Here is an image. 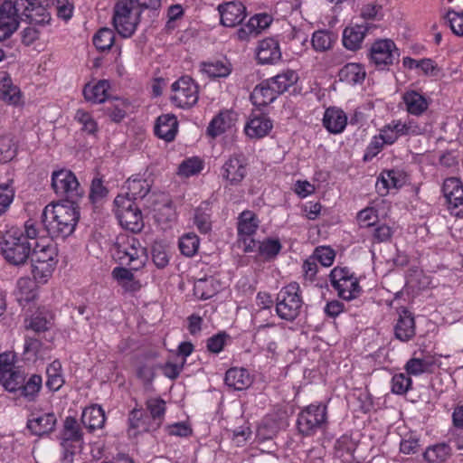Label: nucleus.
Instances as JSON below:
<instances>
[{"mask_svg": "<svg viewBox=\"0 0 463 463\" xmlns=\"http://www.w3.org/2000/svg\"><path fill=\"white\" fill-rule=\"evenodd\" d=\"M115 40L114 32L109 28L99 29L93 36V44L99 51L109 50Z\"/></svg>", "mask_w": 463, "mask_h": 463, "instance_id": "nucleus-52", "label": "nucleus"}, {"mask_svg": "<svg viewBox=\"0 0 463 463\" xmlns=\"http://www.w3.org/2000/svg\"><path fill=\"white\" fill-rule=\"evenodd\" d=\"M24 354L28 359H44L49 354V348L44 346L40 340L27 337L24 342Z\"/></svg>", "mask_w": 463, "mask_h": 463, "instance_id": "nucleus-49", "label": "nucleus"}, {"mask_svg": "<svg viewBox=\"0 0 463 463\" xmlns=\"http://www.w3.org/2000/svg\"><path fill=\"white\" fill-rule=\"evenodd\" d=\"M399 57V50L392 40H378L371 46V61L379 69H385L392 65Z\"/></svg>", "mask_w": 463, "mask_h": 463, "instance_id": "nucleus-13", "label": "nucleus"}, {"mask_svg": "<svg viewBox=\"0 0 463 463\" xmlns=\"http://www.w3.org/2000/svg\"><path fill=\"white\" fill-rule=\"evenodd\" d=\"M141 13L136 0H118L112 20L118 34L124 38L131 37L140 23Z\"/></svg>", "mask_w": 463, "mask_h": 463, "instance_id": "nucleus-6", "label": "nucleus"}, {"mask_svg": "<svg viewBox=\"0 0 463 463\" xmlns=\"http://www.w3.org/2000/svg\"><path fill=\"white\" fill-rule=\"evenodd\" d=\"M50 6L51 0L5 1L0 6V41L10 37L17 30L20 18L25 17L35 24H49Z\"/></svg>", "mask_w": 463, "mask_h": 463, "instance_id": "nucleus-1", "label": "nucleus"}, {"mask_svg": "<svg viewBox=\"0 0 463 463\" xmlns=\"http://www.w3.org/2000/svg\"><path fill=\"white\" fill-rule=\"evenodd\" d=\"M128 107L126 100L116 99L107 109L109 118L115 122H120L126 116Z\"/></svg>", "mask_w": 463, "mask_h": 463, "instance_id": "nucleus-59", "label": "nucleus"}, {"mask_svg": "<svg viewBox=\"0 0 463 463\" xmlns=\"http://www.w3.org/2000/svg\"><path fill=\"white\" fill-rule=\"evenodd\" d=\"M314 256L323 266L329 267L334 263L335 252L328 246H320L315 250Z\"/></svg>", "mask_w": 463, "mask_h": 463, "instance_id": "nucleus-64", "label": "nucleus"}, {"mask_svg": "<svg viewBox=\"0 0 463 463\" xmlns=\"http://www.w3.org/2000/svg\"><path fill=\"white\" fill-rule=\"evenodd\" d=\"M36 220H27L22 228L12 227L3 236L1 252L5 260L14 265H24L31 254L33 244L30 241L37 240L42 233Z\"/></svg>", "mask_w": 463, "mask_h": 463, "instance_id": "nucleus-2", "label": "nucleus"}, {"mask_svg": "<svg viewBox=\"0 0 463 463\" xmlns=\"http://www.w3.org/2000/svg\"><path fill=\"white\" fill-rule=\"evenodd\" d=\"M452 32L458 36H463V12L449 10L445 15Z\"/></svg>", "mask_w": 463, "mask_h": 463, "instance_id": "nucleus-61", "label": "nucleus"}, {"mask_svg": "<svg viewBox=\"0 0 463 463\" xmlns=\"http://www.w3.org/2000/svg\"><path fill=\"white\" fill-rule=\"evenodd\" d=\"M322 123L329 133L340 134L347 125V116L340 108L329 107L324 112Z\"/></svg>", "mask_w": 463, "mask_h": 463, "instance_id": "nucleus-28", "label": "nucleus"}, {"mask_svg": "<svg viewBox=\"0 0 463 463\" xmlns=\"http://www.w3.org/2000/svg\"><path fill=\"white\" fill-rule=\"evenodd\" d=\"M42 224L52 239H65L73 233L80 219L78 207L72 203H50L42 213Z\"/></svg>", "mask_w": 463, "mask_h": 463, "instance_id": "nucleus-3", "label": "nucleus"}, {"mask_svg": "<svg viewBox=\"0 0 463 463\" xmlns=\"http://www.w3.org/2000/svg\"><path fill=\"white\" fill-rule=\"evenodd\" d=\"M402 100L407 113L415 117L423 115L431 102L430 97L415 90H406L402 94Z\"/></svg>", "mask_w": 463, "mask_h": 463, "instance_id": "nucleus-21", "label": "nucleus"}, {"mask_svg": "<svg viewBox=\"0 0 463 463\" xmlns=\"http://www.w3.org/2000/svg\"><path fill=\"white\" fill-rule=\"evenodd\" d=\"M24 382V375L14 366V355L12 353L0 354V383L9 392H16Z\"/></svg>", "mask_w": 463, "mask_h": 463, "instance_id": "nucleus-14", "label": "nucleus"}, {"mask_svg": "<svg viewBox=\"0 0 463 463\" xmlns=\"http://www.w3.org/2000/svg\"><path fill=\"white\" fill-rule=\"evenodd\" d=\"M31 249V267L33 279L38 284H45L52 277L58 262V250L55 244L41 236L34 240Z\"/></svg>", "mask_w": 463, "mask_h": 463, "instance_id": "nucleus-4", "label": "nucleus"}, {"mask_svg": "<svg viewBox=\"0 0 463 463\" xmlns=\"http://www.w3.org/2000/svg\"><path fill=\"white\" fill-rule=\"evenodd\" d=\"M302 306L300 287L297 282L283 287L277 295L276 312L283 320H295L299 316Z\"/></svg>", "mask_w": 463, "mask_h": 463, "instance_id": "nucleus-7", "label": "nucleus"}, {"mask_svg": "<svg viewBox=\"0 0 463 463\" xmlns=\"http://www.w3.org/2000/svg\"><path fill=\"white\" fill-rule=\"evenodd\" d=\"M268 80L279 96L297 83L298 80V75L295 71L286 70Z\"/></svg>", "mask_w": 463, "mask_h": 463, "instance_id": "nucleus-37", "label": "nucleus"}, {"mask_svg": "<svg viewBox=\"0 0 463 463\" xmlns=\"http://www.w3.org/2000/svg\"><path fill=\"white\" fill-rule=\"evenodd\" d=\"M279 97L269 80L258 84L250 94V100L256 107H265L272 103Z\"/></svg>", "mask_w": 463, "mask_h": 463, "instance_id": "nucleus-30", "label": "nucleus"}, {"mask_svg": "<svg viewBox=\"0 0 463 463\" xmlns=\"http://www.w3.org/2000/svg\"><path fill=\"white\" fill-rule=\"evenodd\" d=\"M237 117V113L232 109L220 111L209 123L207 134L212 137L223 134L234 126Z\"/></svg>", "mask_w": 463, "mask_h": 463, "instance_id": "nucleus-26", "label": "nucleus"}, {"mask_svg": "<svg viewBox=\"0 0 463 463\" xmlns=\"http://www.w3.org/2000/svg\"><path fill=\"white\" fill-rule=\"evenodd\" d=\"M52 316L47 313L37 312L25 321V327L35 333H43L52 327Z\"/></svg>", "mask_w": 463, "mask_h": 463, "instance_id": "nucleus-46", "label": "nucleus"}, {"mask_svg": "<svg viewBox=\"0 0 463 463\" xmlns=\"http://www.w3.org/2000/svg\"><path fill=\"white\" fill-rule=\"evenodd\" d=\"M331 286L345 300L356 298L361 293L359 280L347 268L335 267L329 275Z\"/></svg>", "mask_w": 463, "mask_h": 463, "instance_id": "nucleus-10", "label": "nucleus"}, {"mask_svg": "<svg viewBox=\"0 0 463 463\" xmlns=\"http://www.w3.org/2000/svg\"><path fill=\"white\" fill-rule=\"evenodd\" d=\"M225 383L235 390H243L251 383L249 372L243 368H231L225 373Z\"/></svg>", "mask_w": 463, "mask_h": 463, "instance_id": "nucleus-36", "label": "nucleus"}, {"mask_svg": "<svg viewBox=\"0 0 463 463\" xmlns=\"http://www.w3.org/2000/svg\"><path fill=\"white\" fill-rule=\"evenodd\" d=\"M112 275L126 290L136 291L139 288V283L135 280L131 270L123 267H117L113 269Z\"/></svg>", "mask_w": 463, "mask_h": 463, "instance_id": "nucleus-47", "label": "nucleus"}, {"mask_svg": "<svg viewBox=\"0 0 463 463\" xmlns=\"http://www.w3.org/2000/svg\"><path fill=\"white\" fill-rule=\"evenodd\" d=\"M56 415L51 411L33 409L27 420V428L37 436L51 433L56 426Z\"/></svg>", "mask_w": 463, "mask_h": 463, "instance_id": "nucleus-18", "label": "nucleus"}, {"mask_svg": "<svg viewBox=\"0 0 463 463\" xmlns=\"http://www.w3.org/2000/svg\"><path fill=\"white\" fill-rule=\"evenodd\" d=\"M394 336L401 342H409L416 335L415 319L406 308L399 311L398 318L393 326Z\"/></svg>", "mask_w": 463, "mask_h": 463, "instance_id": "nucleus-23", "label": "nucleus"}, {"mask_svg": "<svg viewBox=\"0 0 463 463\" xmlns=\"http://www.w3.org/2000/svg\"><path fill=\"white\" fill-rule=\"evenodd\" d=\"M219 288L218 281L212 277L200 279L194 285V293L200 299H208L219 291Z\"/></svg>", "mask_w": 463, "mask_h": 463, "instance_id": "nucleus-40", "label": "nucleus"}, {"mask_svg": "<svg viewBox=\"0 0 463 463\" xmlns=\"http://www.w3.org/2000/svg\"><path fill=\"white\" fill-rule=\"evenodd\" d=\"M178 129V121L175 115L165 114L157 118L155 127L156 135L166 142L174 140Z\"/></svg>", "mask_w": 463, "mask_h": 463, "instance_id": "nucleus-29", "label": "nucleus"}, {"mask_svg": "<svg viewBox=\"0 0 463 463\" xmlns=\"http://www.w3.org/2000/svg\"><path fill=\"white\" fill-rule=\"evenodd\" d=\"M0 99L13 106L23 104L19 87L13 83L10 75L5 71H0Z\"/></svg>", "mask_w": 463, "mask_h": 463, "instance_id": "nucleus-27", "label": "nucleus"}, {"mask_svg": "<svg viewBox=\"0 0 463 463\" xmlns=\"http://www.w3.org/2000/svg\"><path fill=\"white\" fill-rule=\"evenodd\" d=\"M169 246L163 241H155L152 246V260L159 269H164L169 263Z\"/></svg>", "mask_w": 463, "mask_h": 463, "instance_id": "nucleus-50", "label": "nucleus"}, {"mask_svg": "<svg viewBox=\"0 0 463 463\" xmlns=\"http://www.w3.org/2000/svg\"><path fill=\"white\" fill-rule=\"evenodd\" d=\"M272 128L273 122L268 115L252 112L244 126V133L251 139H259L268 136Z\"/></svg>", "mask_w": 463, "mask_h": 463, "instance_id": "nucleus-19", "label": "nucleus"}, {"mask_svg": "<svg viewBox=\"0 0 463 463\" xmlns=\"http://www.w3.org/2000/svg\"><path fill=\"white\" fill-rule=\"evenodd\" d=\"M203 168V161L198 157H190L182 162L178 167V175L189 177L199 174Z\"/></svg>", "mask_w": 463, "mask_h": 463, "instance_id": "nucleus-55", "label": "nucleus"}, {"mask_svg": "<svg viewBox=\"0 0 463 463\" xmlns=\"http://www.w3.org/2000/svg\"><path fill=\"white\" fill-rule=\"evenodd\" d=\"M271 22L272 17L268 14H255L237 31V37L241 41H246L250 37L257 36L268 28Z\"/></svg>", "mask_w": 463, "mask_h": 463, "instance_id": "nucleus-25", "label": "nucleus"}, {"mask_svg": "<svg viewBox=\"0 0 463 463\" xmlns=\"http://www.w3.org/2000/svg\"><path fill=\"white\" fill-rule=\"evenodd\" d=\"M75 119L81 125V130L84 132L90 135L97 133L98 124L89 112L78 109L75 114Z\"/></svg>", "mask_w": 463, "mask_h": 463, "instance_id": "nucleus-58", "label": "nucleus"}, {"mask_svg": "<svg viewBox=\"0 0 463 463\" xmlns=\"http://www.w3.org/2000/svg\"><path fill=\"white\" fill-rule=\"evenodd\" d=\"M412 380L410 375L405 373H396L392 376L391 382L392 392L403 395L411 389Z\"/></svg>", "mask_w": 463, "mask_h": 463, "instance_id": "nucleus-53", "label": "nucleus"}, {"mask_svg": "<svg viewBox=\"0 0 463 463\" xmlns=\"http://www.w3.org/2000/svg\"><path fill=\"white\" fill-rule=\"evenodd\" d=\"M405 136H420L427 131V125L413 118L402 120Z\"/></svg>", "mask_w": 463, "mask_h": 463, "instance_id": "nucleus-63", "label": "nucleus"}, {"mask_svg": "<svg viewBox=\"0 0 463 463\" xmlns=\"http://www.w3.org/2000/svg\"><path fill=\"white\" fill-rule=\"evenodd\" d=\"M221 23L223 26L233 27L241 24L246 16V8L241 2H228L218 7Z\"/></svg>", "mask_w": 463, "mask_h": 463, "instance_id": "nucleus-24", "label": "nucleus"}, {"mask_svg": "<svg viewBox=\"0 0 463 463\" xmlns=\"http://www.w3.org/2000/svg\"><path fill=\"white\" fill-rule=\"evenodd\" d=\"M259 254L265 259L274 258L281 250V244L277 239H266L257 242Z\"/></svg>", "mask_w": 463, "mask_h": 463, "instance_id": "nucleus-56", "label": "nucleus"}, {"mask_svg": "<svg viewBox=\"0 0 463 463\" xmlns=\"http://www.w3.org/2000/svg\"><path fill=\"white\" fill-rule=\"evenodd\" d=\"M146 408L153 418V423L147 427H143L144 430H155L160 427L165 412V402L159 397L149 398L146 401Z\"/></svg>", "mask_w": 463, "mask_h": 463, "instance_id": "nucleus-35", "label": "nucleus"}, {"mask_svg": "<svg viewBox=\"0 0 463 463\" xmlns=\"http://www.w3.org/2000/svg\"><path fill=\"white\" fill-rule=\"evenodd\" d=\"M211 208L210 203L203 202L196 209L194 213V222L200 232L207 233L211 231L212 222L210 220Z\"/></svg>", "mask_w": 463, "mask_h": 463, "instance_id": "nucleus-45", "label": "nucleus"}, {"mask_svg": "<svg viewBox=\"0 0 463 463\" xmlns=\"http://www.w3.org/2000/svg\"><path fill=\"white\" fill-rule=\"evenodd\" d=\"M113 257L120 264L128 265L135 270L143 268L148 259L146 248L137 238L128 234H120L117 237L113 247Z\"/></svg>", "mask_w": 463, "mask_h": 463, "instance_id": "nucleus-5", "label": "nucleus"}, {"mask_svg": "<svg viewBox=\"0 0 463 463\" xmlns=\"http://www.w3.org/2000/svg\"><path fill=\"white\" fill-rule=\"evenodd\" d=\"M448 209L452 215L463 217V183L459 178L445 179L442 185Z\"/></svg>", "mask_w": 463, "mask_h": 463, "instance_id": "nucleus-15", "label": "nucleus"}, {"mask_svg": "<svg viewBox=\"0 0 463 463\" xmlns=\"http://www.w3.org/2000/svg\"><path fill=\"white\" fill-rule=\"evenodd\" d=\"M339 77L342 81H345L349 84H357L364 81L365 71L359 63H347L340 70Z\"/></svg>", "mask_w": 463, "mask_h": 463, "instance_id": "nucleus-42", "label": "nucleus"}, {"mask_svg": "<svg viewBox=\"0 0 463 463\" xmlns=\"http://www.w3.org/2000/svg\"><path fill=\"white\" fill-rule=\"evenodd\" d=\"M46 374V386L52 392H57L64 384V378L61 373V364L59 360H54L48 365Z\"/></svg>", "mask_w": 463, "mask_h": 463, "instance_id": "nucleus-44", "label": "nucleus"}, {"mask_svg": "<svg viewBox=\"0 0 463 463\" xmlns=\"http://www.w3.org/2000/svg\"><path fill=\"white\" fill-rule=\"evenodd\" d=\"M109 83L108 80H99L95 84H87L84 87L83 94L88 101L92 103H102L108 98Z\"/></svg>", "mask_w": 463, "mask_h": 463, "instance_id": "nucleus-38", "label": "nucleus"}, {"mask_svg": "<svg viewBox=\"0 0 463 463\" xmlns=\"http://www.w3.org/2000/svg\"><path fill=\"white\" fill-rule=\"evenodd\" d=\"M326 406L323 403H312L298 413V431L305 436H311L326 427Z\"/></svg>", "mask_w": 463, "mask_h": 463, "instance_id": "nucleus-9", "label": "nucleus"}, {"mask_svg": "<svg viewBox=\"0 0 463 463\" xmlns=\"http://www.w3.org/2000/svg\"><path fill=\"white\" fill-rule=\"evenodd\" d=\"M200 71L209 78H225L232 72V64L225 59L202 62Z\"/></svg>", "mask_w": 463, "mask_h": 463, "instance_id": "nucleus-33", "label": "nucleus"}, {"mask_svg": "<svg viewBox=\"0 0 463 463\" xmlns=\"http://www.w3.org/2000/svg\"><path fill=\"white\" fill-rule=\"evenodd\" d=\"M63 438L65 443L69 440L80 441L82 439V432L76 419L67 417L64 421Z\"/></svg>", "mask_w": 463, "mask_h": 463, "instance_id": "nucleus-57", "label": "nucleus"}, {"mask_svg": "<svg viewBox=\"0 0 463 463\" xmlns=\"http://www.w3.org/2000/svg\"><path fill=\"white\" fill-rule=\"evenodd\" d=\"M337 36L328 30H317L313 33L311 44L316 52H323L330 50L336 42Z\"/></svg>", "mask_w": 463, "mask_h": 463, "instance_id": "nucleus-39", "label": "nucleus"}, {"mask_svg": "<svg viewBox=\"0 0 463 463\" xmlns=\"http://www.w3.org/2000/svg\"><path fill=\"white\" fill-rule=\"evenodd\" d=\"M14 197V189L11 184H0V215L9 208Z\"/></svg>", "mask_w": 463, "mask_h": 463, "instance_id": "nucleus-62", "label": "nucleus"}, {"mask_svg": "<svg viewBox=\"0 0 463 463\" xmlns=\"http://www.w3.org/2000/svg\"><path fill=\"white\" fill-rule=\"evenodd\" d=\"M260 224L257 215L249 210L243 211L238 217V237L239 241L243 243V250L246 252L254 251L257 241L251 239Z\"/></svg>", "mask_w": 463, "mask_h": 463, "instance_id": "nucleus-12", "label": "nucleus"}, {"mask_svg": "<svg viewBox=\"0 0 463 463\" xmlns=\"http://www.w3.org/2000/svg\"><path fill=\"white\" fill-rule=\"evenodd\" d=\"M52 187L58 195L75 197L80 194V183L68 169H60L52 174Z\"/></svg>", "mask_w": 463, "mask_h": 463, "instance_id": "nucleus-17", "label": "nucleus"}, {"mask_svg": "<svg viewBox=\"0 0 463 463\" xmlns=\"http://www.w3.org/2000/svg\"><path fill=\"white\" fill-rule=\"evenodd\" d=\"M200 240L194 232L184 234L179 240V249L184 256L193 257L199 249Z\"/></svg>", "mask_w": 463, "mask_h": 463, "instance_id": "nucleus-51", "label": "nucleus"}, {"mask_svg": "<svg viewBox=\"0 0 463 463\" xmlns=\"http://www.w3.org/2000/svg\"><path fill=\"white\" fill-rule=\"evenodd\" d=\"M247 175V163L241 155L231 156L220 169V177L227 185L240 184Z\"/></svg>", "mask_w": 463, "mask_h": 463, "instance_id": "nucleus-16", "label": "nucleus"}, {"mask_svg": "<svg viewBox=\"0 0 463 463\" xmlns=\"http://www.w3.org/2000/svg\"><path fill=\"white\" fill-rule=\"evenodd\" d=\"M434 366V361L431 357L411 358L404 365L408 375L419 376L420 374L430 373Z\"/></svg>", "mask_w": 463, "mask_h": 463, "instance_id": "nucleus-43", "label": "nucleus"}, {"mask_svg": "<svg viewBox=\"0 0 463 463\" xmlns=\"http://www.w3.org/2000/svg\"><path fill=\"white\" fill-rule=\"evenodd\" d=\"M16 150V145L11 136H0V163L11 161L15 156Z\"/></svg>", "mask_w": 463, "mask_h": 463, "instance_id": "nucleus-54", "label": "nucleus"}, {"mask_svg": "<svg viewBox=\"0 0 463 463\" xmlns=\"http://www.w3.org/2000/svg\"><path fill=\"white\" fill-rule=\"evenodd\" d=\"M281 50L277 39L269 37L259 42L256 59L260 64H275L281 60Z\"/></svg>", "mask_w": 463, "mask_h": 463, "instance_id": "nucleus-22", "label": "nucleus"}, {"mask_svg": "<svg viewBox=\"0 0 463 463\" xmlns=\"http://www.w3.org/2000/svg\"><path fill=\"white\" fill-rule=\"evenodd\" d=\"M451 456V448L446 443H438L426 449L423 457L428 463H445Z\"/></svg>", "mask_w": 463, "mask_h": 463, "instance_id": "nucleus-41", "label": "nucleus"}, {"mask_svg": "<svg viewBox=\"0 0 463 463\" xmlns=\"http://www.w3.org/2000/svg\"><path fill=\"white\" fill-rule=\"evenodd\" d=\"M115 214L120 225L132 232H138L144 227L141 211L136 206L135 202L123 194H118L114 200Z\"/></svg>", "mask_w": 463, "mask_h": 463, "instance_id": "nucleus-8", "label": "nucleus"}, {"mask_svg": "<svg viewBox=\"0 0 463 463\" xmlns=\"http://www.w3.org/2000/svg\"><path fill=\"white\" fill-rule=\"evenodd\" d=\"M125 188L127 193L123 195L129 197L135 202V200L143 198L147 194L150 190V184L142 175H134L127 180Z\"/></svg>", "mask_w": 463, "mask_h": 463, "instance_id": "nucleus-31", "label": "nucleus"}, {"mask_svg": "<svg viewBox=\"0 0 463 463\" xmlns=\"http://www.w3.org/2000/svg\"><path fill=\"white\" fill-rule=\"evenodd\" d=\"M378 221L377 211L373 207H366L357 213V222L361 228L374 225Z\"/></svg>", "mask_w": 463, "mask_h": 463, "instance_id": "nucleus-60", "label": "nucleus"}, {"mask_svg": "<svg viewBox=\"0 0 463 463\" xmlns=\"http://www.w3.org/2000/svg\"><path fill=\"white\" fill-rule=\"evenodd\" d=\"M407 180V175L402 170H383L377 178L375 188L381 196H384L390 190L403 186Z\"/></svg>", "mask_w": 463, "mask_h": 463, "instance_id": "nucleus-20", "label": "nucleus"}, {"mask_svg": "<svg viewBox=\"0 0 463 463\" xmlns=\"http://www.w3.org/2000/svg\"><path fill=\"white\" fill-rule=\"evenodd\" d=\"M43 385V379L38 374H33L27 382H23L16 391H20V394L31 401L33 400L40 392Z\"/></svg>", "mask_w": 463, "mask_h": 463, "instance_id": "nucleus-48", "label": "nucleus"}, {"mask_svg": "<svg viewBox=\"0 0 463 463\" xmlns=\"http://www.w3.org/2000/svg\"><path fill=\"white\" fill-rule=\"evenodd\" d=\"M367 26L364 24H355L347 26L343 33L344 46L352 51L359 49L364 41Z\"/></svg>", "mask_w": 463, "mask_h": 463, "instance_id": "nucleus-32", "label": "nucleus"}, {"mask_svg": "<svg viewBox=\"0 0 463 463\" xmlns=\"http://www.w3.org/2000/svg\"><path fill=\"white\" fill-rule=\"evenodd\" d=\"M106 418L102 408L99 405H91L83 410L81 421L83 425L93 431L104 426Z\"/></svg>", "mask_w": 463, "mask_h": 463, "instance_id": "nucleus-34", "label": "nucleus"}, {"mask_svg": "<svg viewBox=\"0 0 463 463\" xmlns=\"http://www.w3.org/2000/svg\"><path fill=\"white\" fill-rule=\"evenodd\" d=\"M171 101L181 109H188L198 101V87L189 76H183L172 86Z\"/></svg>", "mask_w": 463, "mask_h": 463, "instance_id": "nucleus-11", "label": "nucleus"}]
</instances>
